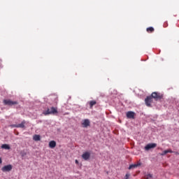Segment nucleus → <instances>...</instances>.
I'll return each instance as SVG.
<instances>
[{
	"instance_id": "3",
	"label": "nucleus",
	"mask_w": 179,
	"mask_h": 179,
	"mask_svg": "<svg viewBox=\"0 0 179 179\" xmlns=\"http://www.w3.org/2000/svg\"><path fill=\"white\" fill-rule=\"evenodd\" d=\"M145 103L147 107H152V103H153V98L152 96H147L145 99Z\"/></svg>"
},
{
	"instance_id": "1",
	"label": "nucleus",
	"mask_w": 179,
	"mask_h": 179,
	"mask_svg": "<svg viewBox=\"0 0 179 179\" xmlns=\"http://www.w3.org/2000/svg\"><path fill=\"white\" fill-rule=\"evenodd\" d=\"M44 115H48L50 114H58V109L55 107H51L50 110L48 109L45 112H43Z\"/></svg>"
},
{
	"instance_id": "22",
	"label": "nucleus",
	"mask_w": 179,
	"mask_h": 179,
	"mask_svg": "<svg viewBox=\"0 0 179 179\" xmlns=\"http://www.w3.org/2000/svg\"><path fill=\"white\" fill-rule=\"evenodd\" d=\"M76 164H79V161H78V159H76Z\"/></svg>"
},
{
	"instance_id": "23",
	"label": "nucleus",
	"mask_w": 179,
	"mask_h": 179,
	"mask_svg": "<svg viewBox=\"0 0 179 179\" xmlns=\"http://www.w3.org/2000/svg\"><path fill=\"white\" fill-rule=\"evenodd\" d=\"M2 164V159L0 158V164Z\"/></svg>"
},
{
	"instance_id": "5",
	"label": "nucleus",
	"mask_w": 179,
	"mask_h": 179,
	"mask_svg": "<svg viewBox=\"0 0 179 179\" xmlns=\"http://www.w3.org/2000/svg\"><path fill=\"white\" fill-rule=\"evenodd\" d=\"M156 146H157V144H156L155 143H149L147 145H145V150H150V149H155V148H156Z\"/></svg>"
},
{
	"instance_id": "6",
	"label": "nucleus",
	"mask_w": 179,
	"mask_h": 179,
	"mask_svg": "<svg viewBox=\"0 0 179 179\" xmlns=\"http://www.w3.org/2000/svg\"><path fill=\"white\" fill-rule=\"evenodd\" d=\"M12 165L8 164L6 166H4L3 167L1 168V171H3V173H6V171H12Z\"/></svg>"
},
{
	"instance_id": "16",
	"label": "nucleus",
	"mask_w": 179,
	"mask_h": 179,
	"mask_svg": "<svg viewBox=\"0 0 179 179\" xmlns=\"http://www.w3.org/2000/svg\"><path fill=\"white\" fill-rule=\"evenodd\" d=\"M33 139L34 141H40V135L35 134Z\"/></svg>"
},
{
	"instance_id": "14",
	"label": "nucleus",
	"mask_w": 179,
	"mask_h": 179,
	"mask_svg": "<svg viewBox=\"0 0 179 179\" xmlns=\"http://www.w3.org/2000/svg\"><path fill=\"white\" fill-rule=\"evenodd\" d=\"M97 102L96 101H90V108H93V106H96Z\"/></svg>"
},
{
	"instance_id": "17",
	"label": "nucleus",
	"mask_w": 179,
	"mask_h": 179,
	"mask_svg": "<svg viewBox=\"0 0 179 179\" xmlns=\"http://www.w3.org/2000/svg\"><path fill=\"white\" fill-rule=\"evenodd\" d=\"M152 177H153V176L150 173L147 174V175L145 176V179H150V178H152Z\"/></svg>"
},
{
	"instance_id": "20",
	"label": "nucleus",
	"mask_w": 179,
	"mask_h": 179,
	"mask_svg": "<svg viewBox=\"0 0 179 179\" xmlns=\"http://www.w3.org/2000/svg\"><path fill=\"white\" fill-rule=\"evenodd\" d=\"M13 128H17V124H13L11 125Z\"/></svg>"
},
{
	"instance_id": "15",
	"label": "nucleus",
	"mask_w": 179,
	"mask_h": 179,
	"mask_svg": "<svg viewBox=\"0 0 179 179\" xmlns=\"http://www.w3.org/2000/svg\"><path fill=\"white\" fill-rule=\"evenodd\" d=\"M147 31L148 33H153V31H155V28L150 27L147 28Z\"/></svg>"
},
{
	"instance_id": "8",
	"label": "nucleus",
	"mask_w": 179,
	"mask_h": 179,
	"mask_svg": "<svg viewBox=\"0 0 179 179\" xmlns=\"http://www.w3.org/2000/svg\"><path fill=\"white\" fill-rule=\"evenodd\" d=\"M82 157L84 160H89L90 159V152H85L82 155Z\"/></svg>"
},
{
	"instance_id": "13",
	"label": "nucleus",
	"mask_w": 179,
	"mask_h": 179,
	"mask_svg": "<svg viewBox=\"0 0 179 179\" xmlns=\"http://www.w3.org/2000/svg\"><path fill=\"white\" fill-rule=\"evenodd\" d=\"M1 149H5L6 150H9V149H10V146H9V145H8V144H3L1 145Z\"/></svg>"
},
{
	"instance_id": "10",
	"label": "nucleus",
	"mask_w": 179,
	"mask_h": 179,
	"mask_svg": "<svg viewBox=\"0 0 179 179\" xmlns=\"http://www.w3.org/2000/svg\"><path fill=\"white\" fill-rule=\"evenodd\" d=\"M141 164H142L141 162H138V164L129 165V170H132V169H136V167H139V166H141Z\"/></svg>"
},
{
	"instance_id": "21",
	"label": "nucleus",
	"mask_w": 179,
	"mask_h": 179,
	"mask_svg": "<svg viewBox=\"0 0 179 179\" xmlns=\"http://www.w3.org/2000/svg\"><path fill=\"white\" fill-rule=\"evenodd\" d=\"M167 150V152H168V153H173V150Z\"/></svg>"
},
{
	"instance_id": "7",
	"label": "nucleus",
	"mask_w": 179,
	"mask_h": 179,
	"mask_svg": "<svg viewBox=\"0 0 179 179\" xmlns=\"http://www.w3.org/2000/svg\"><path fill=\"white\" fill-rule=\"evenodd\" d=\"M82 125L84 128H87V127H90V120H89V119L84 120Z\"/></svg>"
},
{
	"instance_id": "2",
	"label": "nucleus",
	"mask_w": 179,
	"mask_h": 179,
	"mask_svg": "<svg viewBox=\"0 0 179 179\" xmlns=\"http://www.w3.org/2000/svg\"><path fill=\"white\" fill-rule=\"evenodd\" d=\"M151 96H152V99H155V100H156V101H157V100H162V99H163V94H160L159 92H152L151 94Z\"/></svg>"
},
{
	"instance_id": "18",
	"label": "nucleus",
	"mask_w": 179,
	"mask_h": 179,
	"mask_svg": "<svg viewBox=\"0 0 179 179\" xmlns=\"http://www.w3.org/2000/svg\"><path fill=\"white\" fill-rule=\"evenodd\" d=\"M167 153H169L168 151H167V150H164V151L161 154V156H164V155H167Z\"/></svg>"
},
{
	"instance_id": "19",
	"label": "nucleus",
	"mask_w": 179,
	"mask_h": 179,
	"mask_svg": "<svg viewBox=\"0 0 179 179\" xmlns=\"http://www.w3.org/2000/svg\"><path fill=\"white\" fill-rule=\"evenodd\" d=\"M131 175L129 174V173H127L126 175H125V178H124V179H129V176H130Z\"/></svg>"
},
{
	"instance_id": "9",
	"label": "nucleus",
	"mask_w": 179,
	"mask_h": 179,
	"mask_svg": "<svg viewBox=\"0 0 179 179\" xmlns=\"http://www.w3.org/2000/svg\"><path fill=\"white\" fill-rule=\"evenodd\" d=\"M127 117L129 119L134 120V118H135V113L129 111L127 113Z\"/></svg>"
},
{
	"instance_id": "4",
	"label": "nucleus",
	"mask_w": 179,
	"mask_h": 179,
	"mask_svg": "<svg viewBox=\"0 0 179 179\" xmlns=\"http://www.w3.org/2000/svg\"><path fill=\"white\" fill-rule=\"evenodd\" d=\"M3 103H4V104H6V106H15V105L17 104V101H13L10 99L4 100Z\"/></svg>"
},
{
	"instance_id": "11",
	"label": "nucleus",
	"mask_w": 179,
	"mask_h": 179,
	"mask_svg": "<svg viewBox=\"0 0 179 179\" xmlns=\"http://www.w3.org/2000/svg\"><path fill=\"white\" fill-rule=\"evenodd\" d=\"M55 146H57V142H55V141H51L49 143V148H50V149H54Z\"/></svg>"
},
{
	"instance_id": "12",
	"label": "nucleus",
	"mask_w": 179,
	"mask_h": 179,
	"mask_svg": "<svg viewBox=\"0 0 179 179\" xmlns=\"http://www.w3.org/2000/svg\"><path fill=\"white\" fill-rule=\"evenodd\" d=\"M24 124L26 121L23 120L20 124H17V128H24Z\"/></svg>"
}]
</instances>
